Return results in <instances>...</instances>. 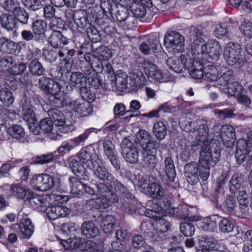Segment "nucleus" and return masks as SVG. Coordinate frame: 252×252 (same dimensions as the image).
<instances>
[{
	"instance_id": "f257e3e1",
	"label": "nucleus",
	"mask_w": 252,
	"mask_h": 252,
	"mask_svg": "<svg viewBox=\"0 0 252 252\" xmlns=\"http://www.w3.org/2000/svg\"><path fill=\"white\" fill-rule=\"evenodd\" d=\"M99 197L87 200V204L95 209H104L119 202V196L109 187L103 184H96Z\"/></svg>"
},
{
	"instance_id": "f03ea898",
	"label": "nucleus",
	"mask_w": 252,
	"mask_h": 252,
	"mask_svg": "<svg viewBox=\"0 0 252 252\" xmlns=\"http://www.w3.org/2000/svg\"><path fill=\"white\" fill-rule=\"evenodd\" d=\"M126 4L131 11L133 16L136 18H144V21L150 23L158 11V9L152 5L148 6L136 0H126Z\"/></svg>"
},
{
	"instance_id": "7ed1b4c3",
	"label": "nucleus",
	"mask_w": 252,
	"mask_h": 252,
	"mask_svg": "<svg viewBox=\"0 0 252 252\" xmlns=\"http://www.w3.org/2000/svg\"><path fill=\"white\" fill-rule=\"evenodd\" d=\"M202 153L201 158H199L198 172V177L203 181H206L210 175V169L220 160V154L219 149H215L213 156Z\"/></svg>"
},
{
	"instance_id": "20e7f679",
	"label": "nucleus",
	"mask_w": 252,
	"mask_h": 252,
	"mask_svg": "<svg viewBox=\"0 0 252 252\" xmlns=\"http://www.w3.org/2000/svg\"><path fill=\"white\" fill-rule=\"evenodd\" d=\"M221 53V48L219 42L211 40L202 44L198 50V54H196V55H201L204 60L213 63L218 60Z\"/></svg>"
},
{
	"instance_id": "39448f33",
	"label": "nucleus",
	"mask_w": 252,
	"mask_h": 252,
	"mask_svg": "<svg viewBox=\"0 0 252 252\" xmlns=\"http://www.w3.org/2000/svg\"><path fill=\"white\" fill-rule=\"evenodd\" d=\"M138 143L128 137L123 139L121 143V154L125 160L130 164H136L139 160Z\"/></svg>"
},
{
	"instance_id": "423d86ee",
	"label": "nucleus",
	"mask_w": 252,
	"mask_h": 252,
	"mask_svg": "<svg viewBox=\"0 0 252 252\" xmlns=\"http://www.w3.org/2000/svg\"><path fill=\"white\" fill-rule=\"evenodd\" d=\"M109 13L113 20H116L126 28H131L137 24V20L132 15L129 14L127 9L121 7L114 9L110 5L108 7Z\"/></svg>"
},
{
	"instance_id": "0eeeda50",
	"label": "nucleus",
	"mask_w": 252,
	"mask_h": 252,
	"mask_svg": "<svg viewBox=\"0 0 252 252\" xmlns=\"http://www.w3.org/2000/svg\"><path fill=\"white\" fill-rule=\"evenodd\" d=\"M193 56L190 58L188 54H182L180 57H170L166 61V64L168 67L175 72L181 73L187 70V68L192 66L193 63Z\"/></svg>"
},
{
	"instance_id": "6e6552de",
	"label": "nucleus",
	"mask_w": 252,
	"mask_h": 252,
	"mask_svg": "<svg viewBox=\"0 0 252 252\" xmlns=\"http://www.w3.org/2000/svg\"><path fill=\"white\" fill-rule=\"evenodd\" d=\"M96 158H94L93 163V168L94 175L100 181L103 182L108 181L105 183H98L97 184H103L109 187V189H113V182L117 181L114 176L109 171L108 169L103 165V162L99 158L96 161Z\"/></svg>"
},
{
	"instance_id": "1a4fd4ad",
	"label": "nucleus",
	"mask_w": 252,
	"mask_h": 252,
	"mask_svg": "<svg viewBox=\"0 0 252 252\" xmlns=\"http://www.w3.org/2000/svg\"><path fill=\"white\" fill-rule=\"evenodd\" d=\"M48 115L55 126L58 127L59 131L62 133H66L72 131L75 128L72 124H66V118L60 110L50 108L48 111Z\"/></svg>"
},
{
	"instance_id": "9d476101",
	"label": "nucleus",
	"mask_w": 252,
	"mask_h": 252,
	"mask_svg": "<svg viewBox=\"0 0 252 252\" xmlns=\"http://www.w3.org/2000/svg\"><path fill=\"white\" fill-rule=\"evenodd\" d=\"M252 158V130L249 133V139H240L237 142L235 157L238 164L242 163L246 156Z\"/></svg>"
},
{
	"instance_id": "9b49d317",
	"label": "nucleus",
	"mask_w": 252,
	"mask_h": 252,
	"mask_svg": "<svg viewBox=\"0 0 252 252\" xmlns=\"http://www.w3.org/2000/svg\"><path fill=\"white\" fill-rule=\"evenodd\" d=\"M30 184L34 189L43 192L50 190L55 186L54 178L47 174L33 175Z\"/></svg>"
},
{
	"instance_id": "f8f14e48",
	"label": "nucleus",
	"mask_w": 252,
	"mask_h": 252,
	"mask_svg": "<svg viewBox=\"0 0 252 252\" xmlns=\"http://www.w3.org/2000/svg\"><path fill=\"white\" fill-rule=\"evenodd\" d=\"M216 149H219L220 154V146L213 141L209 142L208 140L203 138L196 137V139L193 141L191 145V150L192 152L195 153L199 152L200 158H201L202 153L209 154L210 157L213 156L214 151Z\"/></svg>"
},
{
	"instance_id": "ddd939ff",
	"label": "nucleus",
	"mask_w": 252,
	"mask_h": 252,
	"mask_svg": "<svg viewBox=\"0 0 252 252\" xmlns=\"http://www.w3.org/2000/svg\"><path fill=\"white\" fill-rule=\"evenodd\" d=\"M190 34L193 41L191 45V53L196 56L198 54V50L204 44V37H208V34L205 28L202 27H191Z\"/></svg>"
},
{
	"instance_id": "4468645a",
	"label": "nucleus",
	"mask_w": 252,
	"mask_h": 252,
	"mask_svg": "<svg viewBox=\"0 0 252 252\" xmlns=\"http://www.w3.org/2000/svg\"><path fill=\"white\" fill-rule=\"evenodd\" d=\"M164 44L168 52H180L184 45V38L179 33L172 32L164 36Z\"/></svg>"
},
{
	"instance_id": "2eb2a0df",
	"label": "nucleus",
	"mask_w": 252,
	"mask_h": 252,
	"mask_svg": "<svg viewBox=\"0 0 252 252\" xmlns=\"http://www.w3.org/2000/svg\"><path fill=\"white\" fill-rule=\"evenodd\" d=\"M223 55L229 65H235L241 59L240 45L233 42L227 43L224 48Z\"/></svg>"
},
{
	"instance_id": "dca6fc26",
	"label": "nucleus",
	"mask_w": 252,
	"mask_h": 252,
	"mask_svg": "<svg viewBox=\"0 0 252 252\" xmlns=\"http://www.w3.org/2000/svg\"><path fill=\"white\" fill-rule=\"evenodd\" d=\"M78 178L70 177L68 180L62 183L61 187L64 192H70L73 195H81L84 192V184Z\"/></svg>"
},
{
	"instance_id": "f3484780",
	"label": "nucleus",
	"mask_w": 252,
	"mask_h": 252,
	"mask_svg": "<svg viewBox=\"0 0 252 252\" xmlns=\"http://www.w3.org/2000/svg\"><path fill=\"white\" fill-rule=\"evenodd\" d=\"M69 167L72 172L81 180L86 182L90 180L89 172L86 170L83 164L75 157H71L68 160Z\"/></svg>"
},
{
	"instance_id": "a211bd4d",
	"label": "nucleus",
	"mask_w": 252,
	"mask_h": 252,
	"mask_svg": "<svg viewBox=\"0 0 252 252\" xmlns=\"http://www.w3.org/2000/svg\"><path fill=\"white\" fill-rule=\"evenodd\" d=\"M66 104L67 106L72 108L75 112L83 117L89 116L93 111L90 103L83 100H70Z\"/></svg>"
},
{
	"instance_id": "6ab92c4d",
	"label": "nucleus",
	"mask_w": 252,
	"mask_h": 252,
	"mask_svg": "<svg viewBox=\"0 0 252 252\" xmlns=\"http://www.w3.org/2000/svg\"><path fill=\"white\" fill-rule=\"evenodd\" d=\"M38 85L40 88L51 94L60 93L62 86L59 82H55L49 77L44 76L39 78Z\"/></svg>"
},
{
	"instance_id": "aec40b11",
	"label": "nucleus",
	"mask_w": 252,
	"mask_h": 252,
	"mask_svg": "<svg viewBox=\"0 0 252 252\" xmlns=\"http://www.w3.org/2000/svg\"><path fill=\"white\" fill-rule=\"evenodd\" d=\"M220 137L224 145L227 148L233 146L235 140V131L233 126H222L220 129Z\"/></svg>"
},
{
	"instance_id": "412c9836",
	"label": "nucleus",
	"mask_w": 252,
	"mask_h": 252,
	"mask_svg": "<svg viewBox=\"0 0 252 252\" xmlns=\"http://www.w3.org/2000/svg\"><path fill=\"white\" fill-rule=\"evenodd\" d=\"M161 48L158 37L150 36L146 41L142 42L139 46V50L144 54H150L157 52Z\"/></svg>"
},
{
	"instance_id": "4be33fe9",
	"label": "nucleus",
	"mask_w": 252,
	"mask_h": 252,
	"mask_svg": "<svg viewBox=\"0 0 252 252\" xmlns=\"http://www.w3.org/2000/svg\"><path fill=\"white\" fill-rule=\"evenodd\" d=\"M18 225L22 238L30 239L34 232V226L31 220L29 218H23L18 224H12L11 229Z\"/></svg>"
},
{
	"instance_id": "5701e85b",
	"label": "nucleus",
	"mask_w": 252,
	"mask_h": 252,
	"mask_svg": "<svg viewBox=\"0 0 252 252\" xmlns=\"http://www.w3.org/2000/svg\"><path fill=\"white\" fill-rule=\"evenodd\" d=\"M26 199L29 200V203L32 208L39 209L41 212H44L46 207L49 205L47 198L44 196L34 195L30 191Z\"/></svg>"
},
{
	"instance_id": "b1692460",
	"label": "nucleus",
	"mask_w": 252,
	"mask_h": 252,
	"mask_svg": "<svg viewBox=\"0 0 252 252\" xmlns=\"http://www.w3.org/2000/svg\"><path fill=\"white\" fill-rule=\"evenodd\" d=\"M127 76L125 73L109 77V84L112 88H116L118 90L124 91L126 89L129 90Z\"/></svg>"
},
{
	"instance_id": "393cba45",
	"label": "nucleus",
	"mask_w": 252,
	"mask_h": 252,
	"mask_svg": "<svg viewBox=\"0 0 252 252\" xmlns=\"http://www.w3.org/2000/svg\"><path fill=\"white\" fill-rule=\"evenodd\" d=\"M49 43L55 49L63 48L68 43V40L57 30L54 29L48 37Z\"/></svg>"
},
{
	"instance_id": "a878e982",
	"label": "nucleus",
	"mask_w": 252,
	"mask_h": 252,
	"mask_svg": "<svg viewBox=\"0 0 252 252\" xmlns=\"http://www.w3.org/2000/svg\"><path fill=\"white\" fill-rule=\"evenodd\" d=\"M44 212L50 220H54L61 217H65L69 214V210L62 206H47Z\"/></svg>"
},
{
	"instance_id": "bb28decb",
	"label": "nucleus",
	"mask_w": 252,
	"mask_h": 252,
	"mask_svg": "<svg viewBox=\"0 0 252 252\" xmlns=\"http://www.w3.org/2000/svg\"><path fill=\"white\" fill-rule=\"evenodd\" d=\"M127 77L129 90L137 91L143 86L144 77L142 72L138 71L131 72Z\"/></svg>"
},
{
	"instance_id": "cd10ccee",
	"label": "nucleus",
	"mask_w": 252,
	"mask_h": 252,
	"mask_svg": "<svg viewBox=\"0 0 252 252\" xmlns=\"http://www.w3.org/2000/svg\"><path fill=\"white\" fill-rule=\"evenodd\" d=\"M244 175L241 172L234 173L229 182V190L233 194L237 193L241 189H244Z\"/></svg>"
},
{
	"instance_id": "c85d7f7f",
	"label": "nucleus",
	"mask_w": 252,
	"mask_h": 252,
	"mask_svg": "<svg viewBox=\"0 0 252 252\" xmlns=\"http://www.w3.org/2000/svg\"><path fill=\"white\" fill-rule=\"evenodd\" d=\"M198 167L196 163H188L185 167V173L188 183L191 185L196 184L198 181Z\"/></svg>"
},
{
	"instance_id": "c756f323",
	"label": "nucleus",
	"mask_w": 252,
	"mask_h": 252,
	"mask_svg": "<svg viewBox=\"0 0 252 252\" xmlns=\"http://www.w3.org/2000/svg\"><path fill=\"white\" fill-rule=\"evenodd\" d=\"M46 28L47 23L43 20H37L33 22L32 24V31L42 43L46 40L45 32Z\"/></svg>"
},
{
	"instance_id": "7c9ffc66",
	"label": "nucleus",
	"mask_w": 252,
	"mask_h": 252,
	"mask_svg": "<svg viewBox=\"0 0 252 252\" xmlns=\"http://www.w3.org/2000/svg\"><path fill=\"white\" fill-rule=\"evenodd\" d=\"M88 80L92 88L95 90L96 93H98L97 98H99L103 94L105 90L106 89V83L102 84L101 80L96 73L89 76Z\"/></svg>"
},
{
	"instance_id": "2f4dec72",
	"label": "nucleus",
	"mask_w": 252,
	"mask_h": 252,
	"mask_svg": "<svg viewBox=\"0 0 252 252\" xmlns=\"http://www.w3.org/2000/svg\"><path fill=\"white\" fill-rule=\"evenodd\" d=\"M91 16V13H87L85 10L80 9L74 12L73 18L77 27L83 29L89 24L88 18Z\"/></svg>"
},
{
	"instance_id": "473e14b6",
	"label": "nucleus",
	"mask_w": 252,
	"mask_h": 252,
	"mask_svg": "<svg viewBox=\"0 0 252 252\" xmlns=\"http://www.w3.org/2000/svg\"><path fill=\"white\" fill-rule=\"evenodd\" d=\"M164 163V171L168 179L167 184L175 182L176 173L173 159L171 157H166Z\"/></svg>"
},
{
	"instance_id": "72a5a7b5",
	"label": "nucleus",
	"mask_w": 252,
	"mask_h": 252,
	"mask_svg": "<svg viewBox=\"0 0 252 252\" xmlns=\"http://www.w3.org/2000/svg\"><path fill=\"white\" fill-rule=\"evenodd\" d=\"M0 22L1 27L8 31H12L17 26V22L13 15L9 13H3L0 16Z\"/></svg>"
},
{
	"instance_id": "f704fd0d",
	"label": "nucleus",
	"mask_w": 252,
	"mask_h": 252,
	"mask_svg": "<svg viewBox=\"0 0 252 252\" xmlns=\"http://www.w3.org/2000/svg\"><path fill=\"white\" fill-rule=\"evenodd\" d=\"M81 229L82 234L87 238H94L99 234V229L91 221L84 222L82 224Z\"/></svg>"
},
{
	"instance_id": "c9c22d12",
	"label": "nucleus",
	"mask_w": 252,
	"mask_h": 252,
	"mask_svg": "<svg viewBox=\"0 0 252 252\" xmlns=\"http://www.w3.org/2000/svg\"><path fill=\"white\" fill-rule=\"evenodd\" d=\"M165 193L164 189L158 183H149V187L145 194L157 199L160 198Z\"/></svg>"
},
{
	"instance_id": "e433bc0d",
	"label": "nucleus",
	"mask_w": 252,
	"mask_h": 252,
	"mask_svg": "<svg viewBox=\"0 0 252 252\" xmlns=\"http://www.w3.org/2000/svg\"><path fill=\"white\" fill-rule=\"evenodd\" d=\"M69 81L72 85L79 90L87 85L86 77L84 73L80 72H72L69 77Z\"/></svg>"
},
{
	"instance_id": "4c0bfd02",
	"label": "nucleus",
	"mask_w": 252,
	"mask_h": 252,
	"mask_svg": "<svg viewBox=\"0 0 252 252\" xmlns=\"http://www.w3.org/2000/svg\"><path fill=\"white\" fill-rule=\"evenodd\" d=\"M220 219V216L214 215L206 218L203 221L202 228L203 230L208 232L215 231L217 228V224Z\"/></svg>"
},
{
	"instance_id": "58836bf2",
	"label": "nucleus",
	"mask_w": 252,
	"mask_h": 252,
	"mask_svg": "<svg viewBox=\"0 0 252 252\" xmlns=\"http://www.w3.org/2000/svg\"><path fill=\"white\" fill-rule=\"evenodd\" d=\"M189 210L187 206L181 205L178 207L172 208L169 211V215L181 220H193L189 217Z\"/></svg>"
},
{
	"instance_id": "ea45409f",
	"label": "nucleus",
	"mask_w": 252,
	"mask_h": 252,
	"mask_svg": "<svg viewBox=\"0 0 252 252\" xmlns=\"http://www.w3.org/2000/svg\"><path fill=\"white\" fill-rule=\"evenodd\" d=\"M224 208L226 212L232 215L239 216L241 213L237 206L235 197L233 195H227L224 202Z\"/></svg>"
},
{
	"instance_id": "a19ab883",
	"label": "nucleus",
	"mask_w": 252,
	"mask_h": 252,
	"mask_svg": "<svg viewBox=\"0 0 252 252\" xmlns=\"http://www.w3.org/2000/svg\"><path fill=\"white\" fill-rule=\"evenodd\" d=\"M29 192L28 189L19 184L11 185L9 189L10 195L20 199L26 198Z\"/></svg>"
},
{
	"instance_id": "79ce46f5",
	"label": "nucleus",
	"mask_w": 252,
	"mask_h": 252,
	"mask_svg": "<svg viewBox=\"0 0 252 252\" xmlns=\"http://www.w3.org/2000/svg\"><path fill=\"white\" fill-rule=\"evenodd\" d=\"M78 159L80 160L83 164L89 166V161H90L93 165L94 159H96V161L99 159V158L96 154H92L90 152H88L85 149H82L79 153L77 155Z\"/></svg>"
},
{
	"instance_id": "37998d69",
	"label": "nucleus",
	"mask_w": 252,
	"mask_h": 252,
	"mask_svg": "<svg viewBox=\"0 0 252 252\" xmlns=\"http://www.w3.org/2000/svg\"><path fill=\"white\" fill-rule=\"evenodd\" d=\"M203 65L200 62L197 61H194L193 59V63L192 66L189 68H187L188 72L190 76L195 79H200L204 77V70H203Z\"/></svg>"
},
{
	"instance_id": "c03bdc74",
	"label": "nucleus",
	"mask_w": 252,
	"mask_h": 252,
	"mask_svg": "<svg viewBox=\"0 0 252 252\" xmlns=\"http://www.w3.org/2000/svg\"><path fill=\"white\" fill-rule=\"evenodd\" d=\"M237 200L239 203V208L242 214H246L248 210L249 200L248 195L245 189L240 190L238 192Z\"/></svg>"
},
{
	"instance_id": "a18cd8bd",
	"label": "nucleus",
	"mask_w": 252,
	"mask_h": 252,
	"mask_svg": "<svg viewBox=\"0 0 252 252\" xmlns=\"http://www.w3.org/2000/svg\"><path fill=\"white\" fill-rule=\"evenodd\" d=\"M116 221V218L113 215H106L103 217L100 223L102 230L107 234L111 233Z\"/></svg>"
},
{
	"instance_id": "49530a36",
	"label": "nucleus",
	"mask_w": 252,
	"mask_h": 252,
	"mask_svg": "<svg viewBox=\"0 0 252 252\" xmlns=\"http://www.w3.org/2000/svg\"><path fill=\"white\" fill-rule=\"evenodd\" d=\"M15 43L4 37H0V55L2 53L12 54L15 52Z\"/></svg>"
},
{
	"instance_id": "de8ad7c7",
	"label": "nucleus",
	"mask_w": 252,
	"mask_h": 252,
	"mask_svg": "<svg viewBox=\"0 0 252 252\" xmlns=\"http://www.w3.org/2000/svg\"><path fill=\"white\" fill-rule=\"evenodd\" d=\"M113 187L116 191L120 192L121 196L122 198L125 197L128 200L135 199V197L134 194L130 191L128 189L126 188L121 182L118 180L114 181L113 182Z\"/></svg>"
},
{
	"instance_id": "09e8293b",
	"label": "nucleus",
	"mask_w": 252,
	"mask_h": 252,
	"mask_svg": "<svg viewBox=\"0 0 252 252\" xmlns=\"http://www.w3.org/2000/svg\"><path fill=\"white\" fill-rule=\"evenodd\" d=\"M28 68L30 72L32 75L40 76L45 74V69L38 61L34 60L31 61Z\"/></svg>"
},
{
	"instance_id": "8fccbe9b",
	"label": "nucleus",
	"mask_w": 252,
	"mask_h": 252,
	"mask_svg": "<svg viewBox=\"0 0 252 252\" xmlns=\"http://www.w3.org/2000/svg\"><path fill=\"white\" fill-rule=\"evenodd\" d=\"M154 135L159 140L163 139L167 133V127L163 122L158 121L155 123L153 127Z\"/></svg>"
},
{
	"instance_id": "3c124183",
	"label": "nucleus",
	"mask_w": 252,
	"mask_h": 252,
	"mask_svg": "<svg viewBox=\"0 0 252 252\" xmlns=\"http://www.w3.org/2000/svg\"><path fill=\"white\" fill-rule=\"evenodd\" d=\"M0 100L4 106L10 107L14 101V96L11 91L5 88L0 90Z\"/></svg>"
},
{
	"instance_id": "603ef678",
	"label": "nucleus",
	"mask_w": 252,
	"mask_h": 252,
	"mask_svg": "<svg viewBox=\"0 0 252 252\" xmlns=\"http://www.w3.org/2000/svg\"><path fill=\"white\" fill-rule=\"evenodd\" d=\"M80 94L82 97L86 100L87 102L90 103L91 102L94 101L96 97H97L98 93H96V91L92 92L89 87H82L79 90Z\"/></svg>"
},
{
	"instance_id": "864d4df0",
	"label": "nucleus",
	"mask_w": 252,
	"mask_h": 252,
	"mask_svg": "<svg viewBox=\"0 0 252 252\" xmlns=\"http://www.w3.org/2000/svg\"><path fill=\"white\" fill-rule=\"evenodd\" d=\"M13 14L16 22L22 25L28 24L29 15L24 8L20 7Z\"/></svg>"
},
{
	"instance_id": "5fc2aeb1",
	"label": "nucleus",
	"mask_w": 252,
	"mask_h": 252,
	"mask_svg": "<svg viewBox=\"0 0 252 252\" xmlns=\"http://www.w3.org/2000/svg\"><path fill=\"white\" fill-rule=\"evenodd\" d=\"M234 227V225L231 220L220 217L219 222V228L220 232L224 233H230L233 231Z\"/></svg>"
},
{
	"instance_id": "6e6d98bb",
	"label": "nucleus",
	"mask_w": 252,
	"mask_h": 252,
	"mask_svg": "<svg viewBox=\"0 0 252 252\" xmlns=\"http://www.w3.org/2000/svg\"><path fill=\"white\" fill-rule=\"evenodd\" d=\"M8 132L13 138L21 139L25 137V132L22 126L14 125L8 129Z\"/></svg>"
},
{
	"instance_id": "4d7b16f0",
	"label": "nucleus",
	"mask_w": 252,
	"mask_h": 252,
	"mask_svg": "<svg viewBox=\"0 0 252 252\" xmlns=\"http://www.w3.org/2000/svg\"><path fill=\"white\" fill-rule=\"evenodd\" d=\"M155 230L161 233L167 232L170 228V223L162 217V216L155 221Z\"/></svg>"
},
{
	"instance_id": "13d9d810",
	"label": "nucleus",
	"mask_w": 252,
	"mask_h": 252,
	"mask_svg": "<svg viewBox=\"0 0 252 252\" xmlns=\"http://www.w3.org/2000/svg\"><path fill=\"white\" fill-rule=\"evenodd\" d=\"M180 230L186 237L192 236L195 232V228L193 224L190 222H183L180 224Z\"/></svg>"
},
{
	"instance_id": "bf43d9fd",
	"label": "nucleus",
	"mask_w": 252,
	"mask_h": 252,
	"mask_svg": "<svg viewBox=\"0 0 252 252\" xmlns=\"http://www.w3.org/2000/svg\"><path fill=\"white\" fill-rule=\"evenodd\" d=\"M232 81V73L228 71L221 75L219 78L215 81V86L219 88L224 87L230 84Z\"/></svg>"
},
{
	"instance_id": "052dcab7",
	"label": "nucleus",
	"mask_w": 252,
	"mask_h": 252,
	"mask_svg": "<svg viewBox=\"0 0 252 252\" xmlns=\"http://www.w3.org/2000/svg\"><path fill=\"white\" fill-rule=\"evenodd\" d=\"M21 37L22 40L28 42L34 41L38 44L42 43L33 31L32 32L28 30L22 31L21 32Z\"/></svg>"
},
{
	"instance_id": "680f3d73",
	"label": "nucleus",
	"mask_w": 252,
	"mask_h": 252,
	"mask_svg": "<svg viewBox=\"0 0 252 252\" xmlns=\"http://www.w3.org/2000/svg\"><path fill=\"white\" fill-rule=\"evenodd\" d=\"M227 88L228 93L230 95L234 96L236 97L242 94L244 90L243 87L238 82L231 83Z\"/></svg>"
},
{
	"instance_id": "e2e57ef3",
	"label": "nucleus",
	"mask_w": 252,
	"mask_h": 252,
	"mask_svg": "<svg viewBox=\"0 0 252 252\" xmlns=\"http://www.w3.org/2000/svg\"><path fill=\"white\" fill-rule=\"evenodd\" d=\"M96 244L90 240H88L81 244L78 252H103L101 250L96 249Z\"/></svg>"
},
{
	"instance_id": "0e129e2a",
	"label": "nucleus",
	"mask_w": 252,
	"mask_h": 252,
	"mask_svg": "<svg viewBox=\"0 0 252 252\" xmlns=\"http://www.w3.org/2000/svg\"><path fill=\"white\" fill-rule=\"evenodd\" d=\"M1 7L6 11L13 14L20 6L17 0H5L1 2Z\"/></svg>"
},
{
	"instance_id": "69168bd1",
	"label": "nucleus",
	"mask_w": 252,
	"mask_h": 252,
	"mask_svg": "<svg viewBox=\"0 0 252 252\" xmlns=\"http://www.w3.org/2000/svg\"><path fill=\"white\" fill-rule=\"evenodd\" d=\"M143 161L144 165L149 169H154L157 163L156 155H149L148 153H143Z\"/></svg>"
},
{
	"instance_id": "338daca9",
	"label": "nucleus",
	"mask_w": 252,
	"mask_h": 252,
	"mask_svg": "<svg viewBox=\"0 0 252 252\" xmlns=\"http://www.w3.org/2000/svg\"><path fill=\"white\" fill-rule=\"evenodd\" d=\"M204 77L211 81H216L218 77V71L215 66L208 65L204 69Z\"/></svg>"
},
{
	"instance_id": "774afa93",
	"label": "nucleus",
	"mask_w": 252,
	"mask_h": 252,
	"mask_svg": "<svg viewBox=\"0 0 252 252\" xmlns=\"http://www.w3.org/2000/svg\"><path fill=\"white\" fill-rule=\"evenodd\" d=\"M23 119L27 122V123L31 122L37 121L36 118L35 114L32 109L26 106H24L23 104Z\"/></svg>"
}]
</instances>
